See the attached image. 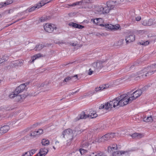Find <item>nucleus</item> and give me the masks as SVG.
<instances>
[{"label":"nucleus","instance_id":"1","mask_svg":"<svg viewBox=\"0 0 156 156\" xmlns=\"http://www.w3.org/2000/svg\"><path fill=\"white\" fill-rule=\"evenodd\" d=\"M119 97L115 98L112 101H110L109 102L105 103V104H101L99 107V109L105 108V109H108L109 108L112 107L115 108L117 106H120V100Z\"/></svg>","mask_w":156,"mask_h":156},{"label":"nucleus","instance_id":"2","mask_svg":"<svg viewBox=\"0 0 156 156\" xmlns=\"http://www.w3.org/2000/svg\"><path fill=\"white\" fill-rule=\"evenodd\" d=\"M63 137L66 140L67 145H69V143L73 138V131L70 129L65 130L62 133Z\"/></svg>","mask_w":156,"mask_h":156},{"label":"nucleus","instance_id":"3","mask_svg":"<svg viewBox=\"0 0 156 156\" xmlns=\"http://www.w3.org/2000/svg\"><path fill=\"white\" fill-rule=\"evenodd\" d=\"M123 130L121 132H119L117 133H108L105 134L104 136L101 137V141H102V142H105V140H107L110 139H111L116 136H122L124 135V133H122V132H124Z\"/></svg>","mask_w":156,"mask_h":156},{"label":"nucleus","instance_id":"4","mask_svg":"<svg viewBox=\"0 0 156 156\" xmlns=\"http://www.w3.org/2000/svg\"><path fill=\"white\" fill-rule=\"evenodd\" d=\"M120 100V106H123L131 102L132 100L129 96L128 97L127 94H123L119 96Z\"/></svg>","mask_w":156,"mask_h":156},{"label":"nucleus","instance_id":"5","mask_svg":"<svg viewBox=\"0 0 156 156\" xmlns=\"http://www.w3.org/2000/svg\"><path fill=\"white\" fill-rule=\"evenodd\" d=\"M156 63L151 65L150 66L144 69L143 71L145 73V76L151 75L156 72Z\"/></svg>","mask_w":156,"mask_h":156},{"label":"nucleus","instance_id":"6","mask_svg":"<svg viewBox=\"0 0 156 156\" xmlns=\"http://www.w3.org/2000/svg\"><path fill=\"white\" fill-rule=\"evenodd\" d=\"M106 63V60L105 61L104 60H99L93 63L92 64V66L95 69H100L105 65H107Z\"/></svg>","mask_w":156,"mask_h":156},{"label":"nucleus","instance_id":"7","mask_svg":"<svg viewBox=\"0 0 156 156\" xmlns=\"http://www.w3.org/2000/svg\"><path fill=\"white\" fill-rule=\"evenodd\" d=\"M29 84V83L28 82H27L26 83L21 84L17 87L15 90L16 94H18L20 93L23 91L24 90H26L27 89V86Z\"/></svg>","mask_w":156,"mask_h":156},{"label":"nucleus","instance_id":"8","mask_svg":"<svg viewBox=\"0 0 156 156\" xmlns=\"http://www.w3.org/2000/svg\"><path fill=\"white\" fill-rule=\"evenodd\" d=\"M44 27L45 31L48 33H51L57 29L54 24L49 23L46 24Z\"/></svg>","mask_w":156,"mask_h":156},{"label":"nucleus","instance_id":"9","mask_svg":"<svg viewBox=\"0 0 156 156\" xmlns=\"http://www.w3.org/2000/svg\"><path fill=\"white\" fill-rule=\"evenodd\" d=\"M142 93V91L141 89L138 90L133 92L129 97L132 101L140 97Z\"/></svg>","mask_w":156,"mask_h":156},{"label":"nucleus","instance_id":"10","mask_svg":"<svg viewBox=\"0 0 156 156\" xmlns=\"http://www.w3.org/2000/svg\"><path fill=\"white\" fill-rule=\"evenodd\" d=\"M23 63V60H19L13 61L12 62L9 64V66L12 68L22 66Z\"/></svg>","mask_w":156,"mask_h":156},{"label":"nucleus","instance_id":"11","mask_svg":"<svg viewBox=\"0 0 156 156\" xmlns=\"http://www.w3.org/2000/svg\"><path fill=\"white\" fill-rule=\"evenodd\" d=\"M87 118H88V115H86L84 112H82L75 119L74 121L75 122H76L80 119H86Z\"/></svg>","mask_w":156,"mask_h":156},{"label":"nucleus","instance_id":"12","mask_svg":"<svg viewBox=\"0 0 156 156\" xmlns=\"http://www.w3.org/2000/svg\"><path fill=\"white\" fill-rule=\"evenodd\" d=\"M135 37L133 34H131L128 36L125 39L126 42L127 44L130 43L135 40Z\"/></svg>","mask_w":156,"mask_h":156},{"label":"nucleus","instance_id":"13","mask_svg":"<svg viewBox=\"0 0 156 156\" xmlns=\"http://www.w3.org/2000/svg\"><path fill=\"white\" fill-rule=\"evenodd\" d=\"M48 150L45 148L40 149V152L35 156H44L47 153Z\"/></svg>","mask_w":156,"mask_h":156},{"label":"nucleus","instance_id":"14","mask_svg":"<svg viewBox=\"0 0 156 156\" xmlns=\"http://www.w3.org/2000/svg\"><path fill=\"white\" fill-rule=\"evenodd\" d=\"M10 127L8 125H4L0 128V134H4L7 133Z\"/></svg>","mask_w":156,"mask_h":156},{"label":"nucleus","instance_id":"15","mask_svg":"<svg viewBox=\"0 0 156 156\" xmlns=\"http://www.w3.org/2000/svg\"><path fill=\"white\" fill-rule=\"evenodd\" d=\"M133 138L140 139L144 136V135L142 133H135L132 134H129Z\"/></svg>","mask_w":156,"mask_h":156},{"label":"nucleus","instance_id":"16","mask_svg":"<svg viewBox=\"0 0 156 156\" xmlns=\"http://www.w3.org/2000/svg\"><path fill=\"white\" fill-rule=\"evenodd\" d=\"M87 115L88 118L91 119L95 118L98 116L96 111H93L92 109L90 110L89 114Z\"/></svg>","mask_w":156,"mask_h":156},{"label":"nucleus","instance_id":"17","mask_svg":"<svg viewBox=\"0 0 156 156\" xmlns=\"http://www.w3.org/2000/svg\"><path fill=\"white\" fill-rule=\"evenodd\" d=\"M115 2L113 1H110L107 2V5L110 8V9H113L115 8Z\"/></svg>","mask_w":156,"mask_h":156},{"label":"nucleus","instance_id":"18","mask_svg":"<svg viewBox=\"0 0 156 156\" xmlns=\"http://www.w3.org/2000/svg\"><path fill=\"white\" fill-rule=\"evenodd\" d=\"M41 3H38L36 6H35L31 7L30 8H29L27 9L29 12H30L35 10L36 9H39L41 7V5H40Z\"/></svg>","mask_w":156,"mask_h":156},{"label":"nucleus","instance_id":"19","mask_svg":"<svg viewBox=\"0 0 156 156\" xmlns=\"http://www.w3.org/2000/svg\"><path fill=\"white\" fill-rule=\"evenodd\" d=\"M111 10L107 5L105 7L100 8V11H101L102 13L104 14L108 13Z\"/></svg>","mask_w":156,"mask_h":156},{"label":"nucleus","instance_id":"20","mask_svg":"<svg viewBox=\"0 0 156 156\" xmlns=\"http://www.w3.org/2000/svg\"><path fill=\"white\" fill-rule=\"evenodd\" d=\"M99 25L101 26L104 27L107 29L111 30H113V28L114 27V25L111 24H99Z\"/></svg>","mask_w":156,"mask_h":156},{"label":"nucleus","instance_id":"21","mask_svg":"<svg viewBox=\"0 0 156 156\" xmlns=\"http://www.w3.org/2000/svg\"><path fill=\"white\" fill-rule=\"evenodd\" d=\"M9 56L6 55L0 56V64L8 60Z\"/></svg>","mask_w":156,"mask_h":156},{"label":"nucleus","instance_id":"22","mask_svg":"<svg viewBox=\"0 0 156 156\" xmlns=\"http://www.w3.org/2000/svg\"><path fill=\"white\" fill-rule=\"evenodd\" d=\"M13 0H7L4 2L0 3V8L3 7L5 6L11 4L13 2Z\"/></svg>","mask_w":156,"mask_h":156},{"label":"nucleus","instance_id":"23","mask_svg":"<svg viewBox=\"0 0 156 156\" xmlns=\"http://www.w3.org/2000/svg\"><path fill=\"white\" fill-rule=\"evenodd\" d=\"M93 139H92L91 141H90L91 142V143L92 144H96L97 143H100L102 142V141H101V137L99 138L98 137H93Z\"/></svg>","mask_w":156,"mask_h":156},{"label":"nucleus","instance_id":"24","mask_svg":"<svg viewBox=\"0 0 156 156\" xmlns=\"http://www.w3.org/2000/svg\"><path fill=\"white\" fill-rule=\"evenodd\" d=\"M82 147L85 148H89L90 144L88 141H83L81 143Z\"/></svg>","mask_w":156,"mask_h":156},{"label":"nucleus","instance_id":"25","mask_svg":"<svg viewBox=\"0 0 156 156\" xmlns=\"http://www.w3.org/2000/svg\"><path fill=\"white\" fill-rule=\"evenodd\" d=\"M12 109L9 106H3L0 107V111H9Z\"/></svg>","mask_w":156,"mask_h":156},{"label":"nucleus","instance_id":"26","mask_svg":"<svg viewBox=\"0 0 156 156\" xmlns=\"http://www.w3.org/2000/svg\"><path fill=\"white\" fill-rule=\"evenodd\" d=\"M117 148V145L116 144H114L112 147L109 146L108 147V152H111V151H113V150H116Z\"/></svg>","mask_w":156,"mask_h":156},{"label":"nucleus","instance_id":"27","mask_svg":"<svg viewBox=\"0 0 156 156\" xmlns=\"http://www.w3.org/2000/svg\"><path fill=\"white\" fill-rule=\"evenodd\" d=\"M76 152L77 153H80V155H81L86 153L87 152V151L81 148L79 150H76Z\"/></svg>","mask_w":156,"mask_h":156},{"label":"nucleus","instance_id":"28","mask_svg":"<svg viewBox=\"0 0 156 156\" xmlns=\"http://www.w3.org/2000/svg\"><path fill=\"white\" fill-rule=\"evenodd\" d=\"M103 153L101 152H98L92 153L91 154L90 156H102Z\"/></svg>","mask_w":156,"mask_h":156},{"label":"nucleus","instance_id":"29","mask_svg":"<svg viewBox=\"0 0 156 156\" xmlns=\"http://www.w3.org/2000/svg\"><path fill=\"white\" fill-rule=\"evenodd\" d=\"M41 55L39 53L36 54L34 55L31 58V59L32 61H30L31 62H33L34 60L36 59L37 58H38L41 57Z\"/></svg>","mask_w":156,"mask_h":156},{"label":"nucleus","instance_id":"30","mask_svg":"<svg viewBox=\"0 0 156 156\" xmlns=\"http://www.w3.org/2000/svg\"><path fill=\"white\" fill-rule=\"evenodd\" d=\"M82 2L83 1H81L74 3L72 4H68L67 5L69 6L74 7L76 5L81 4L82 3Z\"/></svg>","mask_w":156,"mask_h":156},{"label":"nucleus","instance_id":"31","mask_svg":"<svg viewBox=\"0 0 156 156\" xmlns=\"http://www.w3.org/2000/svg\"><path fill=\"white\" fill-rule=\"evenodd\" d=\"M44 47V45L42 44H39L36 46L35 48L34 49L35 51H39L42 49Z\"/></svg>","mask_w":156,"mask_h":156},{"label":"nucleus","instance_id":"32","mask_svg":"<svg viewBox=\"0 0 156 156\" xmlns=\"http://www.w3.org/2000/svg\"><path fill=\"white\" fill-rule=\"evenodd\" d=\"M41 144L43 145L47 146L49 144V141L45 139H43L41 141Z\"/></svg>","mask_w":156,"mask_h":156},{"label":"nucleus","instance_id":"33","mask_svg":"<svg viewBox=\"0 0 156 156\" xmlns=\"http://www.w3.org/2000/svg\"><path fill=\"white\" fill-rule=\"evenodd\" d=\"M93 21L94 23L97 24L98 25H99V24H100L99 23L102 22H103V20L102 19L99 18L94 19Z\"/></svg>","mask_w":156,"mask_h":156},{"label":"nucleus","instance_id":"34","mask_svg":"<svg viewBox=\"0 0 156 156\" xmlns=\"http://www.w3.org/2000/svg\"><path fill=\"white\" fill-rule=\"evenodd\" d=\"M143 120L144 121L147 122H152L153 121L152 117L151 116L147 117V118L144 117L143 118Z\"/></svg>","mask_w":156,"mask_h":156},{"label":"nucleus","instance_id":"35","mask_svg":"<svg viewBox=\"0 0 156 156\" xmlns=\"http://www.w3.org/2000/svg\"><path fill=\"white\" fill-rule=\"evenodd\" d=\"M17 94H16V92L14 91V92H12L9 95V96L10 98H12L15 97L16 98Z\"/></svg>","mask_w":156,"mask_h":156},{"label":"nucleus","instance_id":"36","mask_svg":"<svg viewBox=\"0 0 156 156\" xmlns=\"http://www.w3.org/2000/svg\"><path fill=\"white\" fill-rule=\"evenodd\" d=\"M75 131L76 133L77 134H79L82 133L83 130L80 129L79 127H76L75 129Z\"/></svg>","mask_w":156,"mask_h":156},{"label":"nucleus","instance_id":"37","mask_svg":"<svg viewBox=\"0 0 156 156\" xmlns=\"http://www.w3.org/2000/svg\"><path fill=\"white\" fill-rule=\"evenodd\" d=\"M153 20L152 19H149L148 20H147V26L152 25L153 24Z\"/></svg>","mask_w":156,"mask_h":156},{"label":"nucleus","instance_id":"38","mask_svg":"<svg viewBox=\"0 0 156 156\" xmlns=\"http://www.w3.org/2000/svg\"><path fill=\"white\" fill-rule=\"evenodd\" d=\"M139 43L140 44L145 46L148 45L149 43V42L148 41H141Z\"/></svg>","mask_w":156,"mask_h":156},{"label":"nucleus","instance_id":"39","mask_svg":"<svg viewBox=\"0 0 156 156\" xmlns=\"http://www.w3.org/2000/svg\"><path fill=\"white\" fill-rule=\"evenodd\" d=\"M129 154L128 152L120 151V156H129Z\"/></svg>","mask_w":156,"mask_h":156},{"label":"nucleus","instance_id":"40","mask_svg":"<svg viewBox=\"0 0 156 156\" xmlns=\"http://www.w3.org/2000/svg\"><path fill=\"white\" fill-rule=\"evenodd\" d=\"M49 2V0H43L41 1L39 3H41L40 5H41V7L43 6L45 4Z\"/></svg>","mask_w":156,"mask_h":156},{"label":"nucleus","instance_id":"41","mask_svg":"<svg viewBox=\"0 0 156 156\" xmlns=\"http://www.w3.org/2000/svg\"><path fill=\"white\" fill-rule=\"evenodd\" d=\"M129 21H131V23H133L135 21V19L134 15H132L129 19Z\"/></svg>","mask_w":156,"mask_h":156},{"label":"nucleus","instance_id":"42","mask_svg":"<svg viewBox=\"0 0 156 156\" xmlns=\"http://www.w3.org/2000/svg\"><path fill=\"white\" fill-rule=\"evenodd\" d=\"M73 78V77L71 76H67L66 77L64 80L63 81V83L67 82L69 81V80H71Z\"/></svg>","mask_w":156,"mask_h":156},{"label":"nucleus","instance_id":"43","mask_svg":"<svg viewBox=\"0 0 156 156\" xmlns=\"http://www.w3.org/2000/svg\"><path fill=\"white\" fill-rule=\"evenodd\" d=\"M105 88V86H100L99 87H97L95 88V90L96 91H98L100 90H103Z\"/></svg>","mask_w":156,"mask_h":156},{"label":"nucleus","instance_id":"44","mask_svg":"<svg viewBox=\"0 0 156 156\" xmlns=\"http://www.w3.org/2000/svg\"><path fill=\"white\" fill-rule=\"evenodd\" d=\"M120 151H114L113 153V156H120Z\"/></svg>","mask_w":156,"mask_h":156},{"label":"nucleus","instance_id":"45","mask_svg":"<svg viewBox=\"0 0 156 156\" xmlns=\"http://www.w3.org/2000/svg\"><path fill=\"white\" fill-rule=\"evenodd\" d=\"M37 136L42 134L43 133V130L42 129H40L37 131H36Z\"/></svg>","mask_w":156,"mask_h":156},{"label":"nucleus","instance_id":"46","mask_svg":"<svg viewBox=\"0 0 156 156\" xmlns=\"http://www.w3.org/2000/svg\"><path fill=\"white\" fill-rule=\"evenodd\" d=\"M47 17L46 16H44L41 17L40 19V21L41 22H44L47 20Z\"/></svg>","mask_w":156,"mask_h":156},{"label":"nucleus","instance_id":"47","mask_svg":"<svg viewBox=\"0 0 156 156\" xmlns=\"http://www.w3.org/2000/svg\"><path fill=\"white\" fill-rule=\"evenodd\" d=\"M16 101H20L22 99V97L20 95L17 94L16 97Z\"/></svg>","mask_w":156,"mask_h":156},{"label":"nucleus","instance_id":"48","mask_svg":"<svg viewBox=\"0 0 156 156\" xmlns=\"http://www.w3.org/2000/svg\"><path fill=\"white\" fill-rule=\"evenodd\" d=\"M78 24L75 23H69V25L70 26L74 28H77V26Z\"/></svg>","mask_w":156,"mask_h":156},{"label":"nucleus","instance_id":"49","mask_svg":"<svg viewBox=\"0 0 156 156\" xmlns=\"http://www.w3.org/2000/svg\"><path fill=\"white\" fill-rule=\"evenodd\" d=\"M124 42V40L123 39H121L119 40L118 42V44L119 45H122Z\"/></svg>","mask_w":156,"mask_h":156},{"label":"nucleus","instance_id":"50","mask_svg":"<svg viewBox=\"0 0 156 156\" xmlns=\"http://www.w3.org/2000/svg\"><path fill=\"white\" fill-rule=\"evenodd\" d=\"M30 136H33L34 137H36V136H37V134L36 132V131L34 132H32L30 133Z\"/></svg>","mask_w":156,"mask_h":156},{"label":"nucleus","instance_id":"51","mask_svg":"<svg viewBox=\"0 0 156 156\" xmlns=\"http://www.w3.org/2000/svg\"><path fill=\"white\" fill-rule=\"evenodd\" d=\"M36 151L34 150H32L30 151L29 152L30 156H32L36 152Z\"/></svg>","mask_w":156,"mask_h":156},{"label":"nucleus","instance_id":"52","mask_svg":"<svg viewBox=\"0 0 156 156\" xmlns=\"http://www.w3.org/2000/svg\"><path fill=\"white\" fill-rule=\"evenodd\" d=\"M141 23L144 26H147V20H145L141 21Z\"/></svg>","mask_w":156,"mask_h":156},{"label":"nucleus","instance_id":"53","mask_svg":"<svg viewBox=\"0 0 156 156\" xmlns=\"http://www.w3.org/2000/svg\"><path fill=\"white\" fill-rule=\"evenodd\" d=\"M114 27L113 28V30H117L120 28V26L119 25H117V26L114 25Z\"/></svg>","mask_w":156,"mask_h":156},{"label":"nucleus","instance_id":"54","mask_svg":"<svg viewBox=\"0 0 156 156\" xmlns=\"http://www.w3.org/2000/svg\"><path fill=\"white\" fill-rule=\"evenodd\" d=\"M84 27L83 26H82V25H80V24H77V28L80 29H82L83 28H84Z\"/></svg>","mask_w":156,"mask_h":156},{"label":"nucleus","instance_id":"55","mask_svg":"<svg viewBox=\"0 0 156 156\" xmlns=\"http://www.w3.org/2000/svg\"><path fill=\"white\" fill-rule=\"evenodd\" d=\"M147 88V86H146L145 87H143L141 89L142 90V93L144 92V91L146 90Z\"/></svg>","mask_w":156,"mask_h":156},{"label":"nucleus","instance_id":"56","mask_svg":"<svg viewBox=\"0 0 156 156\" xmlns=\"http://www.w3.org/2000/svg\"><path fill=\"white\" fill-rule=\"evenodd\" d=\"M30 156L29 152H26L25 154H23L22 156Z\"/></svg>","mask_w":156,"mask_h":156},{"label":"nucleus","instance_id":"57","mask_svg":"<svg viewBox=\"0 0 156 156\" xmlns=\"http://www.w3.org/2000/svg\"><path fill=\"white\" fill-rule=\"evenodd\" d=\"M79 91V90H77L76 91L74 92H73L72 93H70L69 94V95L71 96V95H73L76 93L77 92H78Z\"/></svg>","mask_w":156,"mask_h":156},{"label":"nucleus","instance_id":"58","mask_svg":"<svg viewBox=\"0 0 156 156\" xmlns=\"http://www.w3.org/2000/svg\"><path fill=\"white\" fill-rule=\"evenodd\" d=\"M135 20L136 21H140L141 20V18L140 16H139L135 17Z\"/></svg>","mask_w":156,"mask_h":156},{"label":"nucleus","instance_id":"59","mask_svg":"<svg viewBox=\"0 0 156 156\" xmlns=\"http://www.w3.org/2000/svg\"><path fill=\"white\" fill-rule=\"evenodd\" d=\"M93 71L91 70V69H89V72L88 73V74L89 75H91L93 73Z\"/></svg>","mask_w":156,"mask_h":156},{"label":"nucleus","instance_id":"60","mask_svg":"<svg viewBox=\"0 0 156 156\" xmlns=\"http://www.w3.org/2000/svg\"><path fill=\"white\" fill-rule=\"evenodd\" d=\"M70 44L73 46H76L77 44L74 43L70 42Z\"/></svg>","mask_w":156,"mask_h":156},{"label":"nucleus","instance_id":"61","mask_svg":"<svg viewBox=\"0 0 156 156\" xmlns=\"http://www.w3.org/2000/svg\"><path fill=\"white\" fill-rule=\"evenodd\" d=\"M71 77H73H73H76V78L77 79L78 77V76L77 75H75L73 76H71Z\"/></svg>","mask_w":156,"mask_h":156},{"label":"nucleus","instance_id":"62","mask_svg":"<svg viewBox=\"0 0 156 156\" xmlns=\"http://www.w3.org/2000/svg\"><path fill=\"white\" fill-rule=\"evenodd\" d=\"M76 154H78V155L77 156H80V153H77L76 152V151L74 152Z\"/></svg>","mask_w":156,"mask_h":156},{"label":"nucleus","instance_id":"63","mask_svg":"<svg viewBox=\"0 0 156 156\" xmlns=\"http://www.w3.org/2000/svg\"><path fill=\"white\" fill-rule=\"evenodd\" d=\"M38 125V124H34L33 126H36L37 125Z\"/></svg>","mask_w":156,"mask_h":156},{"label":"nucleus","instance_id":"64","mask_svg":"<svg viewBox=\"0 0 156 156\" xmlns=\"http://www.w3.org/2000/svg\"><path fill=\"white\" fill-rule=\"evenodd\" d=\"M134 65H132L130 67V69H132V68H133V66H134Z\"/></svg>","mask_w":156,"mask_h":156}]
</instances>
